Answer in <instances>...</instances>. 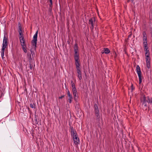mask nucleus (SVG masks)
<instances>
[{
	"label": "nucleus",
	"mask_w": 152,
	"mask_h": 152,
	"mask_svg": "<svg viewBox=\"0 0 152 152\" xmlns=\"http://www.w3.org/2000/svg\"><path fill=\"white\" fill-rule=\"evenodd\" d=\"M74 51L75 52L74 58L76 69H81L79 58V53L78 52V47L77 44H75V45Z\"/></svg>",
	"instance_id": "obj_1"
},
{
	"label": "nucleus",
	"mask_w": 152,
	"mask_h": 152,
	"mask_svg": "<svg viewBox=\"0 0 152 152\" xmlns=\"http://www.w3.org/2000/svg\"><path fill=\"white\" fill-rule=\"evenodd\" d=\"M8 44L7 39L6 36L4 35L3 38L2 47L1 52V55L2 59H3L4 56L5 49L7 46Z\"/></svg>",
	"instance_id": "obj_2"
},
{
	"label": "nucleus",
	"mask_w": 152,
	"mask_h": 152,
	"mask_svg": "<svg viewBox=\"0 0 152 152\" xmlns=\"http://www.w3.org/2000/svg\"><path fill=\"white\" fill-rule=\"evenodd\" d=\"M37 34L38 31H37L34 35L33 39L32 42V45L34 46V48L36 49L37 48Z\"/></svg>",
	"instance_id": "obj_3"
},
{
	"label": "nucleus",
	"mask_w": 152,
	"mask_h": 152,
	"mask_svg": "<svg viewBox=\"0 0 152 152\" xmlns=\"http://www.w3.org/2000/svg\"><path fill=\"white\" fill-rule=\"evenodd\" d=\"M136 71L139 77V83L140 84L142 82V79L141 71L140 69V67L139 65L137 66Z\"/></svg>",
	"instance_id": "obj_4"
},
{
	"label": "nucleus",
	"mask_w": 152,
	"mask_h": 152,
	"mask_svg": "<svg viewBox=\"0 0 152 152\" xmlns=\"http://www.w3.org/2000/svg\"><path fill=\"white\" fill-rule=\"evenodd\" d=\"M95 23V20L94 18H91L89 19L88 24L91 26L90 28L91 31L94 29Z\"/></svg>",
	"instance_id": "obj_5"
},
{
	"label": "nucleus",
	"mask_w": 152,
	"mask_h": 152,
	"mask_svg": "<svg viewBox=\"0 0 152 152\" xmlns=\"http://www.w3.org/2000/svg\"><path fill=\"white\" fill-rule=\"evenodd\" d=\"M146 62V66L148 69H150L151 67L150 66V54L148 53V55L145 56Z\"/></svg>",
	"instance_id": "obj_6"
},
{
	"label": "nucleus",
	"mask_w": 152,
	"mask_h": 152,
	"mask_svg": "<svg viewBox=\"0 0 152 152\" xmlns=\"http://www.w3.org/2000/svg\"><path fill=\"white\" fill-rule=\"evenodd\" d=\"M73 140L74 141V143L76 145H77L79 144L80 142V141L78 138V135L74 136L73 137Z\"/></svg>",
	"instance_id": "obj_7"
},
{
	"label": "nucleus",
	"mask_w": 152,
	"mask_h": 152,
	"mask_svg": "<svg viewBox=\"0 0 152 152\" xmlns=\"http://www.w3.org/2000/svg\"><path fill=\"white\" fill-rule=\"evenodd\" d=\"M147 97L145 96H142L141 98V101L143 105H144V106H146V102H147Z\"/></svg>",
	"instance_id": "obj_8"
},
{
	"label": "nucleus",
	"mask_w": 152,
	"mask_h": 152,
	"mask_svg": "<svg viewBox=\"0 0 152 152\" xmlns=\"http://www.w3.org/2000/svg\"><path fill=\"white\" fill-rule=\"evenodd\" d=\"M66 89L67 90V95L69 97V103H71L72 102V101L73 97L72 95L71 94L69 89L67 88H66Z\"/></svg>",
	"instance_id": "obj_9"
},
{
	"label": "nucleus",
	"mask_w": 152,
	"mask_h": 152,
	"mask_svg": "<svg viewBox=\"0 0 152 152\" xmlns=\"http://www.w3.org/2000/svg\"><path fill=\"white\" fill-rule=\"evenodd\" d=\"M77 77L80 80L82 79V72L81 71V69H77Z\"/></svg>",
	"instance_id": "obj_10"
},
{
	"label": "nucleus",
	"mask_w": 152,
	"mask_h": 152,
	"mask_svg": "<svg viewBox=\"0 0 152 152\" xmlns=\"http://www.w3.org/2000/svg\"><path fill=\"white\" fill-rule=\"evenodd\" d=\"M95 108V114L97 116L98 119H99L100 118L99 115V111L97 105L95 104L94 105Z\"/></svg>",
	"instance_id": "obj_11"
},
{
	"label": "nucleus",
	"mask_w": 152,
	"mask_h": 152,
	"mask_svg": "<svg viewBox=\"0 0 152 152\" xmlns=\"http://www.w3.org/2000/svg\"><path fill=\"white\" fill-rule=\"evenodd\" d=\"M71 134L72 136L73 137H74V136H75V135H77L76 132L73 129L72 127L71 128Z\"/></svg>",
	"instance_id": "obj_12"
},
{
	"label": "nucleus",
	"mask_w": 152,
	"mask_h": 152,
	"mask_svg": "<svg viewBox=\"0 0 152 152\" xmlns=\"http://www.w3.org/2000/svg\"><path fill=\"white\" fill-rule=\"evenodd\" d=\"M110 52V50L109 49L107 48H104V50H103L102 53H104L105 54H107L109 53Z\"/></svg>",
	"instance_id": "obj_13"
},
{
	"label": "nucleus",
	"mask_w": 152,
	"mask_h": 152,
	"mask_svg": "<svg viewBox=\"0 0 152 152\" xmlns=\"http://www.w3.org/2000/svg\"><path fill=\"white\" fill-rule=\"evenodd\" d=\"M74 96V100L77 102L78 99L77 93L73 94Z\"/></svg>",
	"instance_id": "obj_14"
},
{
	"label": "nucleus",
	"mask_w": 152,
	"mask_h": 152,
	"mask_svg": "<svg viewBox=\"0 0 152 152\" xmlns=\"http://www.w3.org/2000/svg\"><path fill=\"white\" fill-rule=\"evenodd\" d=\"M19 39L20 43L21 42H25L23 36H22L19 37Z\"/></svg>",
	"instance_id": "obj_15"
},
{
	"label": "nucleus",
	"mask_w": 152,
	"mask_h": 152,
	"mask_svg": "<svg viewBox=\"0 0 152 152\" xmlns=\"http://www.w3.org/2000/svg\"><path fill=\"white\" fill-rule=\"evenodd\" d=\"M147 102L148 103H152V97L150 98L149 97H147Z\"/></svg>",
	"instance_id": "obj_16"
},
{
	"label": "nucleus",
	"mask_w": 152,
	"mask_h": 152,
	"mask_svg": "<svg viewBox=\"0 0 152 152\" xmlns=\"http://www.w3.org/2000/svg\"><path fill=\"white\" fill-rule=\"evenodd\" d=\"M143 35V39H147L146 33L145 31H143L142 33Z\"/></svg>",
	"instance_id": "obj_17"
},
{
	"label": "nucleus",
	"mask_w": 152,
	"mask_h": 152,
	"mask_svg": "<svg viewBox=\"0 0 152 152\" xmlns=\"http://www.w3.org/2000/svg\"><path fill=\"white\" fill-rule=\"evenodd\" d=\"M71 86L72 88H75V84L73 82L72 80L71 81Z\"/></svg>",
	"instance_id": "obj_18"
},
{
	"label": "nucleus",
	"mask_w": 152,
	"mask_h": 152,
	"mask_svg": "<svg viewBox=\"0 0 152 152\" xmlns=\"http://www.w3.org/2000/svg\"><path fill=\"white\" fill-rule=\"evenodd\" d=\"M72 91L73 94L77 93V89L76 88H72Z\"/></svg>",
	"instance_id": "obj_19"
},
{
	"label": "nucleus",
	"mask_w": 152,
	"mask_h": 152,
	"mask_svg": "<svg viewBox=\"0 0 152 152\" xmlns=\"http://www.w3.org/2000/svg\"><path fill=\"white\" fill-rule=\"evenodd\" d=\"M143 45H147V39H143Z\"/></svg>",
	"instance_id": "obj_20"
},
{
	"label": "nucleus",
	"mask_w": 152,
	"mask_h": 152,
	"mask_svg": "<svg viewBox=\"0 0 152 152\" xmlns=\"http://www.w3.org/2000/svg\"><path fill=\"white\" fill-rule=\"evenodd\" d=\"M22 49L25 53H26L27 52V50L26 49V46L22 47Z\"/></svg>",
	"instance_id": "obj_21"
},
{
	"label": "nucleus",
	"mask_w": 152,
	"mask_h": 152,
	"mask_svg": "<svg viewBox=\"0 0 152 152\" xmlns=\"http://www.w3.org/2000/svg\"><path fill=\"white\" fill-rule=\"evenodd\" d=\"M144 48L145 50H148V44L147 45H144Z\"/></svg>",
	"instance_id": "obj_22"
},
{
	"label": "nucleus",
	"mask_w": 152,
	"mask_h": 152,
	"mask_svg": "<svg viewBox=\"0 0 152 152\" xmlns=\"http://www.w3.org/2000/svg\"><path fill=\"white\" fill-rule=\"evenodd\" d=\"M34 106H35V104H32L31 103L30 104V107L32 108H35V107H34Z\"/></svg>",
	"instance_id": "obj_23"
},
{
	"label": "nucleus",
	"mask_w": 152,
	"mask_h": 152,
	"mask_svg": "<svg viewBox=\"0 0 152 152\" xmlns=\"http://www.w3.org/2000/svg\"><path fill=\"white\" fill-rule=\"evenodd\" d=\"M22 47H23L24 46H26V44H25V42H21L20 43Z\"/></svg>",
	"instance_id": "obj_24"
},
{
	"label": "nucleus",
	"mask_w": 152,
	"mask_h": 152,
	"mask_svg": "<svg viewBox=\"0 0 152 152\" xmlns=\"http://www.w3.org/2000/svg\"><path fill=\"white\" fill-rule=\"evenodd\" d=\"M145 56H146L148 55V54L149 53V50H145Z\"/></svg>",
	"instance_id": "obj_25"
},
{
	"label": "nucleus",
	"mask_w": 152,
	"mask_h": 152,
	"mask_svg": "<svg viewBox=\"0 0 152 152\" xmlns=\"http://www.w3.org/2000/svg\"><path fill=\"white\" fill-rule=\"evenodd\" d=\"M50 4L49 5V6L50 7H51V6L53 4L52 0H50Z\"/></svg>",
	"instance_id": "obj_26"
},
{
	"label": "nucleus",
	"mask_w": 152,
	"mask_h": 152,
	"mask_svg": "<svg viewBox=\"0 0 152 152\" xmlns=\"http://www.w3.org/2000/svg\"><path fill=\"white\" fill-rule=\"evenodd\" d=\"M18 28H19V31H22V30L21 29V27L20 26H18Z\"/></svg>",
	"instance_id": "obj_27"
},
{
	"label": "nucleus",
	"mask_w": 152,
	"mask_h": 152,
	"mask_svg": "<svg viewBox=\"0 0 152 152\" xmlns=\"http://www.w3.org/2000/svg\"><path fill=\"white\" fill-rule=\"evenodd\" d=\"M19 35L20 36H22V35L23 36V34H22V31H19Z\"/></svg>",
	"instance_id": "obj_28"
},
{
	"label": "nucleus",
	"mask_w": 152,
	"mask_h": 152,
	"mask_svg": "<svg viewBox=\"0 0 152 152\" xmlns=\"http://www.w3.org/2000/svg\"><path fill=\"white\" fill-rule=\"evenodd\" d=\"M29 66H30V69H31L32 68V67H33V65H31V64H29Z\"/></svg>",
	"instance_id": "obj_29"
},
{
	"label": "nucleus",
	"mask_w": 152,
	"mask_h": 152,
	"mask_svg": "<svg viewBox=\"0 0 152 152\" xmlns=\"http://www.w3.org/2000/svg\"><path fill=\"white\" fill-rule=\"evenodd\" d=\"M64 97V96H62L60 97H59L60 99H62Z\"/></svg>",
	"instance_id": "obj_30"
},
{
	"label": "nucleus",
	"mask_w": 152,
	"mask_h": 152,
	"mask_svg": "<svg viewBox=\"0 0 152 152\" xmlns=\"http://www.w3.org/2000/svg\"><path fill=\"white\" fill-rule=\"evenodd\" d=\"M116 56H117V54L116 53H115V57H116Z\"/></svg>",
	"instance_id": "obj_31"
},
{
	"label": "nucleus",
	"mask_w": 152,
	"mask_h": 152,
	"mask_svg": "<svg viewBox=\"0 0 152 152\" xmlns=\"http://www.w3.org/2000/svg\"><path fill=\"white\" fill-rule=\"evenodd\" d=\"M30 51H31V54H32L33 52H32V50H30Z\"/></svg>",
	"instance_id": "obj_32"
},
{
	"label": "nucleus",
	"mask_w": 152,
	"mask_h": 152,
	"mask_svg": "<svg viewBox=\"0 0 152 152\" xmlns=\"http://www.w3.org/2000/svg\"><path fill=\"white\" fill-rule=\"evenodd\" d=\"M131 36V34H130L129 35V37H130Z\"/></svg>",
	"instance_id": "obj_33"
},
{
	"label": "nucleus",
	"mask_w": 152,
	"mask_h": 152,
	"mask_svg": "<svg viewBox=\"0 0 152 152\" xmlns=\"http://www.w3.org/2000/svg\"><path fill=\"white\" fill-rule=\"evenodd\" d=\"M130 0H128V2H129V1H130Z\"/></svg>",
	"instance_id": "obj_34"
}]
</instances>
